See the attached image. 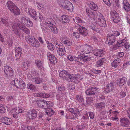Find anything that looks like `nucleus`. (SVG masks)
<instances>
[{
  "label": "nucleus",
  "instance_id": "7ed1b4c3",
  "mask_svg": "<svg viewBox=\"0 0 130 130\" xmlns=\"http://www.w3.org/2000/svg\"><path fill=\"white\" fill-rule=\"evenodd\" d=\"M76 49L78 52L83 54L90 53L94 48L92 46L86 44L78 46L76 48Z\"/></svg>",
  "mask_w": 130,
  "mask_h": 130
},
{
  "label": "nucleus",
  "instance_id": "69168bd1",
  "mask_svg": "<svg viewBox=\"0 0 130 130\" xmlns=\"http://www.w3.org/2000/svg\"><path fill=\"white\" fill-rule=\"evenodd\" d=\"M123 46L125 48L126 50L128 51L130 49V45L129 43H128L127 42Z\"/></svg>",
  "mask_w": 130,
  "mask_h": 130
},
{
  "label": "nucleus",
  "instance_id": "c85d7f7f",
  "mask_svg": "<svg viewBox=\"0 0 130 130\" xmlns=\"http://www.w3.org/2000/svg\"><path fill=\"white\" fill-rule=\"evenodd\" d=\"M53 22H54V21L52 19L48 18L45 21V25L49 28H52V27L53 25Z\"/></svg>",
  "mask_w": 130,
  "mask_h": 130
},
{
  "label": "nucleus",
  "instance_id": "9b49d317",
  "mask_svg": "<svg viewBox=\"0 0 130 130\" xmlns=\"http://www.w3.org/2000/svg\"><path fill=\"white\" fill-rule=\"evenodd\" d=\"M111 14L112 16V20L115 23H118L120 22V18L115 11H112Z\"/></svg>",
  "mask_w": 130,
  "mask_h": 130
},
{
  "label": "nucleus",
  "instance_id": "5fc2aeb1",
  "mask_svg": "<svg viewBox=\"0 0 130 130\" xmlns=\"http://www.w3.org/2000/svg\"><path fill=\"white\" fill-rule=\"evenodd\" d=\"M47 47L51 50H53L55 48L54 45L52 43H48V44Z\"/></svg>",
  "mask_w": 130,
  "mask_h": 130
},
{
  "label": "nucleus",
  "instance_id": "423d86ee",
  "mask_svg": "<svg viewBox=\"0 0 130 130\" xmlns=\"http://www.w3.org/2000/svg\"><path fill=\"white\" fill-rule=\"evenodd\" d=\"M98 13V15L94 20V22L101 26L106 27L107 26V25L104 17L100 13Z\"/></svg>",
  "mask_w": 130,
  "mask_h": 130
},
{
  "label": "nucleus",
  "instance_id": "f704fd0d",
  "mask_svg": "<svg viewBox=\"0 0 130 130\" xmlns=\"http://www.w3.org/2000/svg\"><path fill=\"white\" fill-rule=\"evenodd\" d=\"M21 80H22L21 79L18 80V79H16L14 81L13 80L12 82V83L13 85V83L15 86L17 88H18V87H19V86L21 82Z\"/></svg>",
  "mask_w": 130,
  "mask_h": 130
},
{
  "label": "nucleus",
  "instance_id": "37998d69",
  "mask_svg": "<svg viewBox=\"0 0 130 130\" xmlns=\"http://www.w3.org/2000/svg\"><path fill=\"white\" fill-rule=\"evenodd\" d=\"M27 88L30 90H35L36 88V86L31 84H27Z\"/></svg>",
  "mask_w": 130,
  "mask_h": 130
},
{
  "label": "nucleus",
  "instance_id": "bf43d9fd",
  "mask_svg": "<svg viewBox=\"0 0 130 130\" xmlns=\"http://www.w3.org/2000/svg\"><path fill=\"white\" fill-rule=\"evenodd\" d=\"M74 60L76 61V62H78L79 61H82V56H80L79 55L78 57H75L74 58Z\"/></svg>",
  "mask_w": 130,
  "mask_h": 130
},
{
  "label": "nucleus",
  "instance_id": "8fccbe9b",
  "mask_svg": "<svg viewBox=\"0 0 130 130\" xmlns=\"http://www.w3.org/2000/svg\"><path fill=\"white\" fill-rule=\"evenodd\" d=\"M106 113L107 112L104 111L101 112L100 116L101 119H104L106 118L107 117L106 115Z\"/></svg>",
  "mask_w": 130,
  "mask_h": 130
},
{
  "label": "nucleus",
  "instance_id": "603ef678",
  "mask_svg": "<svg viewBox=\"0 0 130 130\" xmlns=\"http://www.w3.org/2000/svg\"><path fill=\"white\" fill-rule=\"evenodd\" d=\"M53 103L49 101L46 102V101L45 106L46 108L47 107H52L53 106Z\"/></svg>",
  "mask_w": 130,
  "mask_h": 130
},
{
  "label": "nucleus",
  "instance_id": "f03ea898",
  "mask_svg": "<svg viewBox=\"0 0 130 130\" xmlns=\"http://www.w3.org/2000/svg\"><path fill=\"white\" fill-rule=\"evenodd\" d=\"M12 30L14 31L15 34L20 38L21 35L18 29H21L27 35H29L30 30L23 25H18V23L14 24L12 26Z\"/></svg>",
  "mask_w": 130,
  "mask_h": 130
},
{
  "label": "nucleus",
  "instance_id": "2eb2a0df",
  "mask_svg": "<svg viewBox=\"0 0 130 130\" xmlns=\"http://www.w3.org/2000/svg\"><path fill=\"white\" fill-rule=\"evenodd\" d=\"M61 42L66 46H70L72 43L71 39L66 37H63L62 39Z\"/></svg>",
  "mask_w": 130,
  "mask_h": 130
},
{
  "label": "nucleus",
  "instance_id": "0eeeda50",
  "mask_svg": "<svg viewBox=\"0 0 130 130\" xmlns=\"http://www.w3.org/2000/svg\"><path fill=\"white\" fill-rule=\"evenodd\" d=\"M26 40L27 41L29 44L33 46L38 47L39 45L38 41L33 37L30 36H27L25 38Z\"/></svg>",
  "mask_w": 130,
  "mask_h": 130
},
{
  "label": "nucleus",
  "instance_id": "72a5a7b5",
  "mask_svg": "<svg viewBox=\"0 0 130 130\" xmlns=\"http://www.w3.org/2000/svg\"><path fill=\"white\" fill-rule=\"evenodd\" d=\"M120 60L119 59H115L111 63V66L115 68L117 67L120 63Z\"/></svg>",
  "mask_w": 130,
  "mask_h": 130
},
{
  "label": "nucleus",
  "instance_id": "dca6fc26",
  "mask_svg": "<svg viewBox=\"0 0 130 130\" xmlns=\"http://www.w3.org/2000/svg\"><path fill=\"white\" fill-rule=\"evenodd\" d=\"M94 49L93 53L95 56L98 57L102 56L104 54L105 52L102 49L99 50L98 49H95V48L93 47Z\"/></svg>",
  "mask_w": 130,
  "mask_h": 130
},
{
  "label": "nucleus",
  "instance_id": "774afa93",
  "mask_svg": "<svg viewBox=\"0 0 130 130\" xmlns=\"http://www.w3.org/2000/svg\"><path fill=\"white\" fill-rule=\"evenodd\" d=\"M130 65V62L128 61L124 63L123 65L124 68L129 67Z\"/></svg>",
  "mask_w": 130,
  "mask_h": 130
},
{
  "label": "nucleus",
  "instance_id": "6e6552de",
  "mask_svg": "<svg viewBox=\"0 0 130 130\" xmlns=\"http://www.w3.org/2000/svg\"><path fill=\"white\" fill-rule=\"evenodd\" d=\"M61 44H62L59 42H56V46L58 54L60 56H62L65 54L66 51L64 47Z\"/></svg>",
  "mask_w": 130,
  "mask_h": 130
},
{
  "label": "nucleus",
  "instance_id": "de8ad7c7",
  "mask_svg": "<svg viewBox=\"0 0 130 130\" xmlns=\"http://www.w3.org/2000/svg\"><path fill=\"white\" fill-rule=\"evenodd\" d=\"M21 81L20 84L19 86V87H18V88H19L22 89H24L25 87V84L22 80H21Z\"/></svg>",
  "mask_w": 130,
  "mask_h": 130
},
{
  "label": "nucleus",
  "instance_id": "473e14b6",
  "mask_svg": "<svg viewBox=\"0 0 130 130\" xmlns=\"http://www.w3.org/2000/svg\"><path fill=\"white\" fill-rule=\"evenodd\" d=\"M45 112L46 114L50 116L53 115L55 112L54 110L51 108H47V110H45Z\"/></svg>",
  "mask_w": 130,
  "mask_h": 130
},
{
  "label": "nucleus",
  "instance_id": "680f3d73",
  "mask_svg": "<svg viewBox=\"0 0 130 130\" xmlns=\"http://www.w3.org/2000/svg\"><path fill=\"white\" fill-rule=\"evenodd\" d=\"M28 66L27 63H26L25 62H23L22 63V67L24 70H27L28 68Z\"/></svg>",
  "mask_w": 130,
  "mask_h": 130
},
{
  "label": "nucleus",
  "instance_id": "4c0bfd02",
  "mask_svg": "<svg viewBox=\"0 0 130 130\" xmlns=\"http://www.w3.org/2000/svg\"><path fill=\"white\" fill-rule=\"evenodd\" d=\"M24 111V109L23 108H14L12 110V112H16L17 113H18V114L19 113H22Z\"/></svg>",
  "mask_w": 130,
  "mask_h": 130
},
{
  "label": "nucleus",
  "instance_id": "c03bdc74",
  "mask_svg": "<svg viewBox=\"0 0 130 130\" xmlns=\"http://www.w3.org/2000/svg\"><path fill=\"white\" fill-rule=\"evenodd\" d=\"M89 119V117L88 116V114L87 113H86L82 117L81 119V120L82 121H84L86 120H88Z\"/></svg>",
  "mask_w": 130,
  "mask_h": 130
},
{
  "label": "nucleus",
  "instance_id": "2f4dec72",
  "mask_svg": "<svg viewBox=\"0 0 130 130\" xmlns=\"http://www.w3.org/2000/svg\"><path fill=\"white\" fill-rule=\"evenodd\" d=\"M31 80L35 84H39L42 82V79L39 77H35L32 78Z\"/></svg>",
  "mask_w": 130,
  "mask_h": 130
},
{
  "label": "nucleus",
  "instance_id": "6ab92c4d",
  "mask_svg": "<svg viewBox=\"0 0 130 130\" xmlns=\"http://www.w3.org/2000/svg\"><path fill=\"white\" fill-rule=\"evenodd\" d=\"M127 80V78L125 77H122L117 80V83L119 86H122L126 83Z\"/></svg>",
  "mask_w": 130,
  "mask_h": 130
},
{
  "label": "nucleus",
  "instance_id": "0e129e2a",
  "mask_svg": "<svg viewBox=\"0 0 130 130\" xmlns=\"http://www.w3.org/2000/svg\"><path fill=\"white\" fill-rule=\"evenodd\" d=\"M89 116L90 119H94L95 115L92 112H89Z\"/></svg>",
  "mask_w": 130,
  "mask_h": 130
},
{
  "label": "nucleus",
  "instance_id": "ddd939ff",
  "mask_svg": "<svg viewBox=\"0 0 130 130\" xmlns=\"http://www.w3.org/2000/svg\"><path fill=\"white\" fill-rule=\"evenodd\" d=\"M98 89L95 87L88 88L86 91V94L89 95H94Z\"/></svg>",
  "mask_w": 130,
  "mask_h": 130
},
{
  "label": "nucleus",
  "instance_id": "5701e85b",
  "mask_svg": "<svg viewBox=\"0 0 130 130\" xmlns=\"http://www.w3.org/2000/svg\"><path fill=\"white\" fill-rule=\"evenodd\" d=\"M1 20L4 25L8 28L11 25V23L7 19L5 18H1Z\"/></svg>",
  "mask_w": 130,
  "mask_h": 130
},
{
  "label": "nucleus",
  "instance_id": "f257e3e1",
  "mask_svg": "<svg viewBox=\"0 0 130 130\" xmlns=\"http://www.w3.org/2000/svg\"><path fill=\"white\" fill-rule=\"evenodd\" d=\"M60 77L63 78L68 82H71L75 83L76 84L78 83L80 80L83 79V77L80 75L76 74H70L68 71L62 70L59 73Z\"/></svg>",
  "mask_w": 130,
  "mask_h": 130
},
{
  "label": "nucleus",
  "instance_id": "aec40b11",
  "mask_svg": "<svg viewBox=\"0 0 130 130\" xmlns=\"http://www.w3.org/2000/svg\"><path fill=\"white\" fill-rule=\"evenodd\" d=\"M114 84L113 83L108 84L105 87V91L107 93H109L114 89Z\"/></svg>",
  "mask_w": 130,
  "mask_h": 130
},
{
  "label": "nucleus",
  "instance_id": "09e8293b",
  "mask_svg": "<svg viewBox=\"0 0 130 130\" xmlns=\"http://www.w3.org/2000/svg\"><path fill=\"white\" fill-rule=\"evenodd\" d=\"M37 6L39 10H43L44 9V6L39 2H37Z\"/></svg>",
  "mask_w": 130,
  "mask_h": 130
},
{
  "label": "nucleus",
  "instance_id": "1a4fd4ad",
  "mask_svg": "<svg viewBox=\"0 0 130 130\" xmlns=\"http://www.w3.org/2000/svg\"><path fill=\"white\" fill-rule=\"evenodd\" d=\"M87 15L90 18L93 19L94 20L98 15V12L92 10L91 8H87L86 10Z\"/></svg>",
  "mask_w": 130,
  "mask_h": 130
},
{
  "label": "nucleus",
  "instance_id": "79ce46f5",
  "mask_svg": "<svg viewBox=\"0 0 130 130\" xmlns=\"http://www.w3.org/2000/svg\"><path fill=\"white\" fill-rule=\"evenodd\" d=\"M50 61L52 63L54 64H55L57 62V58L53 55L52 57L50 58L49 59Z\"/></svg>",
  "mask_w": 130,
  "mask_h": 130
},
{
  "label": "nucleus",
  "instance_id": "f3484780",
  "mask_svg": "<svg viewBox=\"0 0 130 130\" xmlns=\"http://www.w3.org/2000/svg\"><path fill=\"white\" fill-rule=\"evenodd\" d=\"M15 56L18 58H20L22 53V49L20 47H17L14 48Z\"/></svg>",
  "mask_w": 130,
  "mask_h": 130
},
{
  "label": "nucleus",
  "instance_id": "58836bf2",
  "mask_svg": "<svg viewBox=\"0 0 130 130\" xmlns=\"http://www.w3.org/2000/svg\"><path fill=\"white\" fill-rule=\"evenodd\" d=\"M82 61L83 62H87L90 61L91 59V57L87 55H84L82 56Z\"/></svg>",
  "mask_w": 130,
  "mask_h": 130
},
{
  "label": "nucleus",
  "instance_id": "393cba45",
  "mask_svg": "<svg viewBox=\"0 0 130 130\" xmlns=\"http://www.w3.org/2000/svg\"><path fill=\"white\" fill-rule=\"evenodd\" d=\"M79 33L80 34L86 36L88 34V31L84 27L79 26Z\"/></svg>",
  "mask_w": 130,
  "mask_h": 130
},
{
  "label": "nucleus",
  "instance_id": "3c124183",
  "mask_svg": "<svg viewBox=\"0 0 130 130\" xmlns=\"http://www.w3.org/2000/svg\"><path fill=\"white\" fill-rule=\"evenodd\" d=\"M57 89L58 91H63L65 90V87L63 86H58L57 87Z\"/></svg>",
  "mask_w": 130,
  "mask_h": 130
},
{
  "label": "nucleus",
  "instance_id": "c9c22d12",
  "mask_svg": "<svg viewBox=\"0 0 130 130\" xmlns=\"http://www.w3.org/2000/svg\"><path fill=\"white\" fill-rule=\"evenodd\" d=\"M104 58H102L97 61L95 64V66L97 67H101L104 61Z\"/></svg>",
  "mask_w": 130,
  "mask_h": 130
},
{
  "label": "nucleus",
  "instance_id": "7c9ffc66",
  "mask_svg": "<svg viewBox=\"0 0 130 130\" xmlns=\"http://www.w3.org/2000/svg\"><path fill=\"white\" fill-rule=\"evenodd\" d=\"M127 39L125 38L122 40H119V41H117V45L119 47L123 46L127 42Z\"/></svg>",
  "mask_w": 130,
  "mask_h": 130
},
{
  "label": "nucleus",
  "instance_id": "412c9836",
  "mask_svg": "<svg viewBox=\"0 0 130 130\" xmlns=\"http://www.w3.org/2000/svg\"><path fill=\"white\" fill-rule=\"evenodd\" d=\"M2 122L3 123L7 125H10L12 123L11 119L7 117H3L2 118Z\"/></svg>",
  "mask_w": 130,
  "mask_h": 130
},
{
  "label": "nucleus",
  "instance_id": "a19ab883",
  "mask_svg": "<svg viewBox=\"0 0 130 130\" xmlns=\"http://www.w3.org/2000/svg\"><path fill=\"white\" fill-rule=\"evenodd\" d=\"M80 112L79 110L78 109H75V111L73 113V116L71 117V118H73L74 117H78L80 115Z\"/></svg>",
  "mask_w": 130,
  "mask_h": 130
},
{
  "label": "nucleus",
  "instance_id": "c756f323",
  "mask_svg": "<svg viewBox=\"0 0 130 130\" xmlns=\"http://www.w3.org/2000/svg\"><path fill=\"white\" fill-rule=\"evenodd\" d=\"M60 21L63 23H68L69 21L68 17L66 15H63L61 17Z\"/></svg>",
  "mask_w": 130,
  "mask_h": 130
},
{
  "label": "nucleus",
  "instance_id": "4d7b16f0",
  "mask_svg": "<svg viewBox=\"0 0 130 130\" xmlns=\"http://www.w3.org/2000/svg\"><path fill=\"white\" fill-rule=\"evenodd\" d=\"M114 112L115 113V117H112L111 118V120H115L118 119V118L117 117V116L118 115L119 112H118V111H114Z\"/></svg>",
  "mask_w": 130,
  "mask_h": 130
},
{
  "label": "nucleus",
  "instance_id": "052dcab7",
  "mask_svg": "<svg viewBox=\"0 0 130 130\" xmlns=\"http://www.w3.org/2000/svg\"><path fill=\"white\" fill-rule=\"evenodd\" d=\"M25 25H26L27 27H32L33 25V23L32 22L28 20Z\"/></svg>",
  "mask_w": 130,
  "mask_h": 130
},
{
  "label": "nucleus",
  "instance_id": "9d476101",
  "mask_svg": "<svg viewBox=\"0 0 130 130\" xmlns=\"http://www.w3.org/2000/svg\"><path fill=\"white\" fill-rule=\"evenodd\" d=\"M4 73L7 77L13 76L14 75L12 69L8 66H5L4 68Z\"/></svg>",
  "mask_w": 130,
  "mask_h": 130
},
{
  "label": "nucleus",
  "instance_id": "f8f14e48",
  "mask_svg": "<svg viewBox=\"0 0 130 130\" xmlns=\"http://www.w3.org/2000/svg\"><path fill=\"white\" fill-rule=\"evenodd\" d=\"M107 41H108L107 43L108 45H113L116 40V38L113 36L111 34H108L107 35Z\"/></svg>",
  "mask_w": 130,
  "mask_h": 130
},
{
  "label": "nucleus",
  "instance_id": "b1692460",
  "mask_svg": "<svg viewBox=\"0 0 130 130\" xmlns=\"http://www.w3.org/2000/svg\"><path fill=\"white\" fill-rule=\"evenodd\" d=\"M28 13L32 18H36L37 17L36 12L34 9H33L31 8H28Z\"/></svg>",
  "mask_w": 130,
  "mask_h": 130
},
{
  "label": "nucleus",
  "instance_id": "864d4df0",
  "mask_svg": "<svg viewBox=\"0 0 130 130\" xmlns=\"http://www.w3.org/2000/svg\"><path fill=\"white\" fill-rule=\"evenodd\" d=\"M52 28H50L52 31L53 33L55 34H57L58 33V31L57 28L56 27H54L53 25L52 27Z\"/></svg>",
  "mask_w": 130,
  "mask_h": 130
},
{
  "label": "nucleus",
  "instance_id": "39448f33",
  "mask_svg": "<svg viewBox=\"0 0 130 130\" xmlns=\"http://www.w3.org/2000/svg\"><path fill=\"white\" fill-rule=\"evenodd\" d=\"M6 5L10 10L15 15H19L20 13V10L15 4L12 2L9 1L7 3Z\"/></svg>",
  "mask_w": 130,
  "mask_h": 130
},
{
  "label": "nucleus",
  "instance_id": "4468645a",
  "mask_svg": "<svg viewBox=\"0 0 130 130\" xmlns=\"http://www.w3.org/2000/svg\"><path fill=\"white\" fill-rule=\"evenodd\" d=\"M120 124L121 126L127 127L129 124V120L126 118H121L120 119Z\"/></svg>",
  "mask_w": 130,
  "mask_h": 130
},
{
  "label": "nucleus",
  "instance_id": "20e7f679",
  "mask_svg": "<svg viewBox=\"0 0 130 130\" xmlns=\"http://www.w3.org/2000/svg\"><path fill=\"white\" fill-rule=\"evenodd\" d=\"M59 4L63 8L71 11L73 9V6L71 3L67 0H57Z\"/></svg>",
  "mask_w": 130,
  "mask_h": 130
},
{
  "label": "nucleus",
  "instance_id": "e433bc0d",
  "mask_svg": "<svg viewBox=\"0 0 130 130\" xmlns=\"http://www.w3.org/2000/svg\"><path fill=\"white\" fill-rule=\"evenodd\" d=\"M89 7L90 8H91L92 10L95 11L98 9V8L96 4L93 2H92L90 4Z\"/></svg>",
  "mask_w": 130,
  "mask_h": 130
},
{
  "label": "nucleus",
  "instance_id": "bb28decb",
  "mask_svg": "<svg viewBox=\"0 0 130 130\" xmlns=\"http://www.w3.org/2000/svg\"><path fill=\"white\" fill-rule=\"evenodd\" d=\"M95 106L97 109L99 110H101L105 107V103L102 102L96 104L95 105Z\"/></svg>",
  "mask_w": 130,
  "mask_h": 130
},
{
  "label": "nucleus",
  "instance_id": "e2e57ef3",
  "mask_svg": "<svg viewBox=\"0 0 130 130\" xmlns=\"http://www.w3.org/2000/svg\"><path fill=\"white\" fill-rule=\"evenodd\" d=\"M93 101V98H88L86 100V102L87 104L90 105L92 103Z\"/></svg>",
  "mask_w": 130,
  "mask_h": 130
},
{
  "label": "nucleus",
  "instance_id": "a18cd8bd",
  "mask_svg": "<svg viewBox=\"0 0 130 130\" xmlns=\"http://www.w3.org/2000/svg\"><path fill=\"white\" fill-rule=\"evenodd\" d=\"M73 20L75 22H76L78 23H83V21L79 17H76L73 19Z\"/></svg>",
  "mask_w": 130,
  "mask_h": 130
},
{
  "label": "nucleus",
  "instance_id": "13d9d810",
  "mask_svg": "<svg viewBox=\"0 0 130 130\" xmlns=\"http://www.w3.org/2000/svg\"><path fill=\"white\" fill-rule=\"evenodd\" d=\"M21 22L23 23V24L25 25L27 21L28 20L26 19L25 16H23L21 18Z\"/></svg>",
  "mask_w": 130,
  "mask_h": 130
},
{
  "label": "nucleus",
  "instance_id": "a878e982",
  "mask_svg": "<svg viewBox=\"0 0 130 130\" xmlns=\"http://www.w3.org/2000/svg\"><path fill=\"white\" fill-rule=\"evenodd\" d=\"M37 115L36 111L35 110H33L31 111L30 114H28V117L29 119H30L31 116L32 119H35L37 117Z\"/></svg>",
  "mask_w": 130,
  "mask_h": 130
},
{
  "label": "nucleus",
  "instance_id": "49530a36",
  "mask_svg": "<svg viewBox=\"0 0 130 130\" xmlns=\"http://www.w3.org/2000/svg\"><path fill=\"white\" fill-rule=\"evenodd\" d=\"M68 88L70 90H73L75 88V86L74 84L71 83L68 84Z\"/></svg>",
  "mask_w": 130,
  "mask_h": 130
},
{
  "label": "nucleus",
  "instance_id": "ea45409f",
  "mask_svg": "<svg viewBox=\"0 0 130 130\" xmlns=\"http://www.w3.org/2000/svg\"><path fill=\"white\" fill-rule=\"evenodd\" d=\"M76 100L80 103H82L83 101V98L82 95H77L76 97Z\"/></svg>",
  "mask_w": 130,
  "mask_h": 130
},
{
  "label": "nucleus",
  "instance_id": "6e6d98bb",
  "mask_svg": "<svg viewBox=\"0 0 130 130\" xmlns=\"http://www.w3.org/2000/svg\"><path fill=\"white\" fill-rule=\"evenodd\" d=\"M6 111V109L5 107L3 106V105H0V113H3L5 112Z\"/></svg>",
  "mask_w": 130,
  "mask_h": 130
},
{
  "label": "nucleus",
  "instance_id": "338daca9",
  "mask_svg": "<svg viewBox=\"0 0 130 130\" xmlns=\"http://www.w3.org/2000/svg\"><path fill=\"white\" fill-rule=\"evenodd\" d=\"M120 35V33L118 31H114L113 32L112 35L113 36L115 37H116L119 36Z\"/></svg>",
  "mask_w": 130,
  "mask_h": 130
},
{
  "label": "nucleus",
  "instance_id": "a211bd4d",
  "mask_svg": "<svg viewBox=\"0 0 130 130\" xmlns=\"http://www.w3.org/2000/svg\"><path fill=\"white\" fill-rule=\"evenodd\" d=\"M46 101L42 100H39L36 101V103L37 105L39 107L46 108L45 106Z\"/></svg>",
  "mask_w": 130,
  "mask_h": 130
},
{
  "label": "nucleus",
  "instance_id": "4be33fe9",
  "mask_svg": "<svg viewBox=\"0 0 130 130\" xmlns=\"http://www.w3.org/2000/svg\"><path fill=\"white\" fill-rule=\"evenodd\" d=\"M123 4L124 9L127 11H130V5L127 0H123Z\"/></svg>",
  "mask_w": 130,
  "mask_h": 130
},
{
  "label": "nucleus",
  "instance_id": "cd10ccee",
  "mask_svg": "<svg viewBox=\"0 0 130 130\" xmlns=\"http://www.w3.org/2000/svg\"><path fill=\"white\" fill-rule=\"evenodd\" d=\"M35 63L39 69L41 70L43 68V63L40 60H36L35 61Z\"/></svg>",
  "mask_w": 130,
  "mask_h": 130
}]
</instances>
